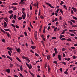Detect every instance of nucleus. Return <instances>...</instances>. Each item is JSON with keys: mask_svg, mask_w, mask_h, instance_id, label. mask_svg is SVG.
Instances as JSON below:
<instances>
[{"mask_svg": "<svg viewBox=\"0 0 77 77\" xmlns=\"http://www.w3.org/2000/svg\"><path fill=\"white\" fill-rule=\"evenodd\" d=\"M22 12L23 14L22 15V17L23 18V19H25L26 18L25 17H26V12L24 11H22Z\"/></svg>", "mask_w": 77, "mask_h": 77, "instance_id": "f257e3e1", "label": "nucleus"}, {"mask_svg": "<svg viewBox=\"0 0 77 77\" xmlns=\"http://www.w3.org/2000/svg\"><path fill=\"white\" fill-rule=\"evenodd\" d=\"M26 0H20V2H19V4L20 5H25L26 3L24 2H26Z\"/></svg>", "mask_w": 77, "mask_h": 77, "instance_id": "f03ea898", "label": "nucleus"}, {"mask_svg": "<svg viewBox=\"0 0 77 77\" xmlns=\"http://www.w3.org/2000/svg\"><path fill=\"white\" fill-rule=\"evenodd\" d=\"M16 51L17 53H20L21 51V50H20V48H16Z\"/></svg>", "mask_w": 77, "mask_h": 77, "instance_id": "7ed1b4c3", "label": "nucleus"}, {"mask_svg": "<svg viewBox=\"0 0 77 77\" xmlns=\"http://www.w3.org/2000/svg\"><path fill=\"white\" fill-rule=\"evenodd\" d=\"M72 9H73V11H74V12H77V9L75 8L74 7H72Z\"/></svg>", "mask_w": 77, "mask_h": 77, "instance_id": "20e7f679", "label": "nucleus"}, {"mask_svg": "<svg viewBox=\"0 0 77 77\" xmlns=\"http://www.w3.org/2000/svg\"><path fill=\"white\" fill-rule=\"evenodd\" d=\"M12 6H15L16 5H18V3L17 2L13 3L11 4Z\"/></svg>", "mask_w": 77, "mask_h": 77, "instance_id": "39448f33", "label": "nucleus"}, {"mask_svg": "<svg viewBox=\"0 0 77 77\" xmlns=\"http://www.w3.org/2000/svg\"><path fill=\"white\" fill-rule=\"evenodd\" d=\"M11 8H13V9L14 11H15V10H17V7H14V6H12L11 7Z\"/></svg>", "mask_w": 77, "mask_h": 77, "instance_id": "423d86ee", "label": "nucleus"}, {"mask_svg": "<svg viewBox=\"0 0 77 77\" xmlns=\"http://www.w3.org/2000/svg\"><path fill=\"white\" fill-rule=\"evenodd\" d=\"M4 27L5 28L7 26V23H6V22H4Z\"/></svg>", "mask_w": 77, "mask_h": 77, "instance_id": "0eeeda50", "label": "nucleus"}, {"mask_svg": "<svg viewBox=\"0 0 77 77\" xmlns=\"http://www.w3.org/2000/svg\"><path fill=\"white\" fill-rule=\"evenodd\" d=\"M58 58L59 60H61V55H58Z\"/></svg>", "mask_w": 77, "mask_h": 77, "instance_id": "6e6552de", "label": "nucleus"}, {"mask_svg": "<svg viewBox=\"0 0 77 77\" xmlns=\"http://www.w3.org/2000/svg\"><path fill=\"white\" fill-rule=\"evenodd\" d=\"M5 71L8 72V73H9L10 72V69H8L5 70Z\"/></svg>", "mask_w": 77, "mask_h": 77, "instance_id": "1a4fd4ad", "label": "nucleus"}, {"mask_svg": "<svg viewBox=\"0 0 77 77\" xmlns=\"http://www.w3.org/2000/svg\"><path fill=\"white\" fill-rule=\"evenodd\" d=\"M4 20L7 23H8V19L7 17H6L4 19Z\"/></svg>", "mask_w": 77, "mask_h": 77, "instance_id": "9d476101", "label": "nucleus"}, {"mask_svg": "<svg viewBox=\"0 0 77 77\" xmlns=\"http://www.w3.org/2000/svg\"><path fill=\"white\" fill-rule=\"evenodd\" d=\"M48 72H50V71L51 70V68H50V66L49 65H48Z\"/></svg>", "mask_w": 77, "mask_h": 77, "instance_id": "9b49d317", "label": "nucleus"}, {"mask_svg": "<svg viewBox=\"0 0 77 77\" xmlns=\"http://www.w3.org/2000/svg\"><path fill=\"white\" fill-rule=\"evenodd\" d=\"M8 12L10 14H12L13 13V11L12 10H10L8 11Z\"/></svg>", "mask_w": 77, "mask_h": 77, "instance_id": "f8f14e48", "label": "nucleus"}, {"mask_svg": "<svg viewBox=\"0 0 77 77\" xmlns=\"http://www.w3.org/2000/svg\"><path fill=\"white\" fill-rule=\"evenodd\" d=\"M31 47L32 49H35V48H36V47L35 46H31Z\"/></svg>", "mask_w": 77, "mask_h": 77, "instance_id": "ddd939ff", "label": "nucleus"}, {"mask_svg": "<svg viewBox=\"0 0 77 77\" xmlns=\"http://www.w3.org/2000/svg\"><path fill=\"white\" fill-rule=\"evenodd\" d=\"M13 16H14V14H12L10 15V17L9 18L10 19H11L12 17H13Z\"/></svg>", "mask_w": 77, "mask_h": 77, "instance_id": "4468645a", "label": "nucleus"}, {"mask_svg": "<svg viewBox=\"0 0 77 77\" xmlns=\"http://www.w3.org/2000/svg\"><path fill=\"white\" fill-rule=\"evenodd\" d=\"M29 69H31L32 67V65L30 64H29V67H28Z\"/></svg>", "mask_w": 77, "mask_h": 77, "instance_id": "2eb2a0df", "label": "nucleus"}, {"mask_svg": "<svg viewBox=\"0 0 77 77\" xmlns=\"http://www.w3.org/2000/svg\"><path fill=\"white\" fill-rule=\"evenodd\" d=\"M66 41H71V38H68L67 39H66Z\"/></svg>", "mask_w": 77, "mask_h": 77, "instance_id": "dca6fc26", "label": "nucleus"}, {"mask_svg": "<svg viewBox=\"0 0 77 77\" xmlns=\"http://www.w3.org/2000/svg\"><path fill=\"white\" fill-rule=\"evenodd\" d=\"M6 34L8 38H9V37H10V34H9V33H8V32H6Z\"/></svg>", "mask_w": 77, "mask_h": 77, "instance_id": "f3484780", "label": "nucleus"}, {"mask_svg": "<svg viewBox=\"0 0 77 77\" xmlns=\"http://www.w3.org/2000/svg\"><path fill=\"white\" fill-rule=\"evenodd\" d=\"M9 65H10V68H12V66H14V65H13V64L12 63H10Z\"/></svg>", "mask_w": 77, "mask_h": 77, "instance_id": "a211bd4d", "label": "nucleus"}, {"mask_svg": "<svg viewBox=\"0 0 77 77\" xmlns=\"http://www.w3.org/2000/svg\"><path fill=\"white\" fill-rule=\"evenodd\" d=\"M47 58L48 60H50V56L49 55L47 57Z\"/></svg>", "mask_w": 77, "mask_h": 77, "instance_id": "6ab92c4d", "label": "nucleus"}, {"mask_svg": "<svg viewBox=\"0 0 77 77\" xmlns=\"http://www.w3.org/2000/svg\"><path fill=\"white\" fill-rule=\"evenodd\" d=\"M63 7L66 9V10H67V8H66V6L65 5H63Z\"/></svg>", "mask_w": 77, "mask_h": 77, "instance_id": "aec40b11", "label": "nucleus"}, {"mask_svg": "<svg viewBox=\"0 0 77 77\" xmlns=\"http://www.w3.org/2000/svg\"><path fill=\"white\" fill-rule=\"evenodd\" d=\"M34 35L35 36H37V35H38V34L37 33V31H35Z\"/></svg>", "mask_w": 77, "mask_h": 77, "instance_id": "412c9836", "label": "nucleus"}, {"mask_svg": "<svg viewBox=\"0 0 77 77\" xmlns=\"http://www.w3.org/2000/svg\"><path fill=\"white\" fill-rule=\"evenodd\" d=\"M8 54L10 56H11V52H10V51H8Z\"/></svg>", "mask_w": 77, "mask_h": 77, "instance_id": "4be33fe9", "label": "nucleus"}, {"mask_svg": "<svg viewBox=\"0 0 77 77\" xmlns=\"http://www.w3.org/2000/svg\"><path fill=\"white\" fill-rule=\"evenodd\" d=\"M12 50H13V49H12V48H9L8 50H9L11 53H12Z\"/></svg>", "mask_w": 77, "mask_h": 77, "instance_id": "5701e85b", "label": "nucleus"}, {"mask_svg": "<svg viewBox=\"0 0 77 77\" xmlns=\"http://www.w3.org/2000/svg\"><path fill=\"white\" fill-rule=\"evenodd\" d=\"M22 58L23 59H26V60L27 59L28 57H26L23 56Z\"/></svg>", "mask_w": 77, "mask_h": 77, "instance_id": "b1692460", "label": "nucleus"}, {"mask_svg": "<svg viewBox=\"0 0 77 77\" xmlns=\"http://www.w3.org/2000/svg\"><path fill=\"white\" fill-rule=\"evenodd\" d=\"M23 19V17H19L18 18V20H22Z\"/></svg>", "mask_w": 77, "mask_h": 77, "instance_id": "393cba45", "label": "nucleus"}, {"mask_svg": "<svg viewBox=\"0 0 77 77\" xmlns=\"http://www.w3.org/2000/svg\"><path fill=\"white\" fill-rule=\"evenodd\" d=\"M16 59H17V60H18L19 61V62H21V61L20 60V58H19L17 57Z\"/></svg>", "mask_w": 77, "mask_h": 77, "instance_id": "a878e982", "label": "nucleus"}, {"mask_svg": "<svg viewBox=\"0 0 77 77\" xmlns=\"http://www.w3.org/2000/svg\"><path fill=\"white\" fill-rule=\"evenodd\" d=\"M29 73L32 76V77H34V75L33 74V73H32L31 72H29Z\"/></svg>", "mask_w": 77, "mask_h": 77, "instance_id": "bb28decb", "label": "nucleus"}, {"mask_svg": "<svg viewBox=\"0 0 77 77\" xmlns=\"http://www.w3.org/2000/svg\"><path fill=\"white\" fill-rule=\"evenodd\" d=\"M26 60L28 61L27 62L28 63H29V62H30V60H29V58H27Z\"/></svg>", "mask_w": 77, "mask_h": 77, "instance_id": "cd10ccee", "label": "nucleus"}, {"mask_svg": "<svg viewBox=\"0 0 77 77\" xmlns=\"http://www.w3.org/2000/svg\"><path fill=\"white\" fill-rule=\"evenodd\" d=\"M1 32H3L4 33H6V32L3 29H1Z\"/></svg>", "mask_w": 77, "mask_h": 77, "instance_id": "c85d7f7f", "label": "nucleus"}, {"mask_svg": "<svg viewBox=\"0 0 77 77\" xmlns=\"http://www.w3.org/2000/svg\"><path fill=\"white\" fill-rule=\"evenodd\" d=\"M70 21L72 22V23H75V21L74 20H70Z\"/></svg>", "mask_w": 77, "mask_h": 77, "instance_id": "c756f323", "label": "nucleus"}, {"mask_svg": "<svg viewBox=\"0 0 77 77\" xmlns=\"http://www.w3.org/2000/svg\"><path fill=\"white\" fill-rule=\"evenodd\" d=\"M54 63H55L56 64V65H57V62L56 61H54Z\"/></svg>", "mask_w": 77, "mask_h": 77, "instance_id": "7c9ffc66", "label": "nucleus"}, {"mask_svg": "<svg viewBox=\"0 0 77 77\" xmlns=\"http://www.w3.org/2000/svg\"><path fill=\"white\" fill-rule=\"evenodd\" d=\"M13 18L14 20H16V15H14Z\"/></svg>", "mask_w": 77, "mask_h": 77, "instance_id": "2f4dec72", "label": "nucleus"}, {"mask_svg": "<svg viewBox=\"0 0 77 77\" xmlns=\"http://www.w3.org/2000/svg\"><path fill=\"white\" fill-rule=\"evenodd\" d=\"M20 71H23V66H20Z\"/></svg>", "mask_w": 77, "mask_h": 77, "instance_id": "473e14b6", "label": "nucleus"}, {"mask_svg": "<svg viewBox=\"0 0 77 77\" xmlns=\"http://www.w3.org/2000/svg\"><path fill=\"white\" fill-rule=\"evenodd\" d=\"M40 18L42 19V20H43V19H44V17H43V16L41 15L40 16Z\"/></svg>", "mask_w": 77, "mask_h": 77, "instance_id": "72a5a7b5", "label": "nucleus"}, {"mask_svg": "<svg viewBox=\"0 0 77 77\" xmlns=\"http://www.w3.org/2000/svg\"><path fill=\"white\" fill-rule=\"evenodd\" d=\"M64 3V2L62 1H61V3H60V5H63Z\"/></svg>", "mask_w": 77, "mask_h": 77, "instance_id": "f704fd0d", "label": "nucleus"}, {"mask_svg": "<svg viewBox=\"0 0 77 77\" xmlns=\"http://www.w3.org/2000/svg\"><path fill=\"white\" fill-rule=\"evenodd\" d=\"M60 12L62 14H63V11H62V9H60Z\"/></svg>", "mask_w": 77, "mask_h": 77, "instance_id": "c9c22d12", "label": "nucleus"}, {"mask_svg": "<svg viewBox=\"0 0 77 77\" xmlns=\"http://www.w3.org/2000/svg\"><path fill=\"white\" fill-rule=\"evenodd\" d=\"M4 30H5V31H9V30H10V29H4Z\"/></svg>", "mask_w": 77, "mask_h": 77, "instance_id": "e433bc0d", "label": "nucleus"}, {"mask_svg": "<svg viewBox=\"0 0 77 77\" xmlns=\"http://www.w3.org/2000/svg\"><path fill=\"white\" fill-rule=\"evenodd\" d=\"M61 41H65L66 40V38H62L61 39Z\"/></svg>", "mask_w": 77, "mask_h": 77, "instance_id": "4c0bfd02", "label": "nucleus"}, {"mask_svg": "<svg viewBox=\"0 0 77 77\" xmlns=\"http://www.w3.org/2000/svg\"><path fill=\"white\" fill-rule=\"evenodd\" d=\"M70 36H75V35L72 33L70 34Z\"/></svg>", "mask_w": 77, "mask_h": 77, "instance_id": "58836bf2", "label": "nucleus"}, {"mask_svg": "<svg viewBox=\"0 0 77 77\" xmlns=\"http://www.w3.org/2000/svg\"><path fill=\"white\" fill-rule=\"evenodd\" d=\"M65 50H66V49H65V48H63L62 49V51H65Z\"/></svg>", "mask_w": 77, "mask_h": 77, "instance_id": "ea45409f", "label": "nucleus"}, {"mask_svg": "<svg viewBox=\"0 0 77 77\" xmlns=\"http://www.w3.org/2000/svg\"><path fill=\"white\" fill-rule=\"evenodd\" d=\"M59 11H60V8H59L57 10L56 12L57 13H58V12H59Z\"/></svg>", "mask_w": 77, "mask_h": 77, "instance_id": "a19ab883", "label": "nucleus"}, {"mask_svg": "<svg viewBox=\"0 0 77 77\" xmlns=\"http://www.w3.org/2000/svg\"><path fill=\"white\" fill-rule=\"evenodd\" d=\"M72 27H77V26L72 25Z\"/></svg>", "mask_w": 77, "mask_h": 77, "instance_id": "79ce46f5", "label": "nucleus"}, {"mask_svg": "<svg viewBox=\"0 0 77 77\" xmlns=\"http://www.w3.org/2000/svg\"><path fill=\"white\" fill-rule=\"evenodd\" d=\"M24 34L26 36H27V32H25Z\"/></svg>", "mask_w": 77, "mask_h": 77, "instance_id": "37998d69", "label": "nucleus"}, {"mask_svg": "<svg viewBox=\"0 0 77 77\" xmlns=\"http://www.w3.org/2000/svg\"><path fill=\"white\" fill-rule=\"evenodd\" d=\"M73 19H74V20H77V18L75 17H73Z\"/></svg>", "mask_w": 77, "mask_h": 77, "instance_id": "c03bdc74", "label": "nucleus"}, {"mask_svg": "<svg viewBox=\"0 0 77 77\" xmlns=\"http://www.w3.org/2000/svg\"><path fill=\"white\" fill-rule=\"evenodd\" d=\"M71 12L72 15H73V14H74V12H73V10H71Z\"/></svg>", "mask_w": 77, "mask_h": 77, "instance_id": "a18cd8bd", "label": "nucleus"}, {"mask_svg": "<svg viewBox=\"0 0 77 77\" xmlns=\"http://www.w3.org/2000/svg\"><path fill=\"white\" fill-rule=\"evenodd\" d=\"M57 27L55 28L54 29V32H56V30H57Z\"/></svg>", "mask_w": 77, "mask_h": 77, "instance_id": "49530a36", "label": "nucleus"}, {"mask_svg": "<svg viewBox=\"0 0 77 77\" xmlns=\"http://www.w3.org/2000/svg\"><path fill=\"white\" fill-rule=\"evenodd\" d=\"M38 6V3H37L36 4H34V6Z\"/></svg>", "mask_w": 77, "mask_h": 77, "instance_id": "de8ad7c7", "label": "nucleus"}, {"mask_svg": "<svg viewBox=\"0 0 77 77\" xmlns=\"http://www.w3.org/2000/svg\"><path fill=\"white\" fill-rule=\"evenodd\" d=\"M35 39H36V40L38 39V37H37V35H35Z\"/></svg>", "mask_w": 77, "mask_h": 77, "instance_id": "09e8293b", "label": "nucleus"}, {"mask_svg": "<svg viewBox=\"0 0 77 77\" xmlns=\"http://www.w3.org/2000/svg\"><path fill=\"white\" fill-rule=\"evenodd\" d=\"M64 73L65 74L68 75V72H64Z\"/></svg>", "mask_w": 77, "mask_h": 77, "instance_id": "8fccbe9b", "label": "nucleus"}, {"mask_svg": "<svg viewBox=\"0 0 77 77\" xmlns=\"http://www.w3.org/2000/svg\"><path fill=\"white\" fill-rule=\"evenodd\" d=\"M35 55L37 57H39V54H37V53H35Z\"/></svg>", "mask_w": 77, "mask_h": 77, "instance_id": "3c124183", "label": "nucleus"}, {"mask_svg": "<svg viewBox=\"0 0 77 77\" xmlns=\"http://www.w3.org/2000/svg\"><path fill=\"white\" fill-rule=\"evenodd\" d=\"M2 56L3 57H4V58H6V56L4 55H2Z\"/></svg>", "mask_w": 77, "mask_h": 77, "instance_id": "603ef678", "label": "nucleus"}, {"mask_svg": "<svg viewBox=\"0 0 77 77\" xmlns=\"http://www.w3.org/2000/svg\"><path fill=\"white\" fill-rule=\"evenodd\" d=\"M2 42H4V43H5V39H2Z\"/></svg>", "mask_w": 77, "mask_h": 77, "instance_id": "864d4df0", "label": "nucleus"}, {"mask_svg": "<svg viewBox=\"0 0 77 77\" xmlns=\"http://www.w3.org/2000/svg\"><path fill=\"white\" fill-rule=\"evenodd\" d=\"M22 12H24L25 11V8H22Z\"/></svg>", "mask_w": 77, "mask_h": 77, "instance_id": "5fc2aeb1", "label": "nucleus"}, {"mask_svg": "<svg viewBox=\"0 0 77 77\" xmlns=\"http://www.w3.org/2000/svg\"><path fill=\"white\" fill-rule=\"evenodd\" d=\"M58 24H59V22H56V23H55L56 26H57V25Z\"/></svg>", "mask_w": 77, "mask_h": 77, "instance_id": "6e6d98bb", "label": "nucleus"}, {"mask_svg": "<svg viewBox=\"0 0 77 77\" xmlns=\"http://www.w3.org/2000/svg\"><path fill=\"white\" fill-rule=\"evenodd\" d=\"M52 38V39H56V38L55 37H53Z\"/></svg>", "mask_w": 77, "mask_h": 77, "instance_id": "4d7b16f0", "label": "nucleus"}, {"mask_svg": "<svg viewBox=\"0 0 77 77\" xmlns=\"http://www.w3.org/2000/svg\"><path fill=\"white\" fill-rule=\"evenodd\" d=\"M41 42H42V44L43 45L44 47V42L43 41H42Z\"/></svg>", "mask_w": 77, "mask_h": 77, "instance_id": "13d9d810", "label": "nucleus"}, {"mask_svg": "<svg viewBox=\"0 0 77 77\" xmlns=\"http://www.w3.org/2000/svg\"><path fill=\"white\" fill-rule=\"evenodd\" d=\"M11 26L14 27V28H15V25L14 24H12Z\"/></svg>", "mask_w": 77, "mask_h": 77, "instance_id": "bf43d9fd", "label": "nucleus"}, {"mask_svg": "<svg viewBox=\"0 0 77 77\" xmlns=\"http://www.w3.org/2000/svg\"><path fill=\"white\" fill-rule=\"evenodd\" d=\"M25 63H26V65L27 66H28V67H29V65L28 64V63H27L26 62Z\"/></svg>", "mask_w": 77, "mask_h": 77, "instance_id": "052dcab7", "label": "nucleus"}, {"mask_svg": "<svg viewBox=\"0 0 77 77\" xmlns=\"http://www.w3.org/2000/svg\"><path fill=\"white\" fill-rule=\"evenodd\" d=\"M71 48L72 49H73V50H74V49H75V47H71Z\"/></svg>", "mask_w": 77, "mask_h": 77, "instance_id": "680f3d73", "label": "nucleus"}, {"mask_svg": "<svg viewBox=\"0 0 77 77\" xmlns=\"http://www.w3.org/2000/svg\"><path fill=\"white\" fill-rule=\"evenodd\" d=\"M30 10H32V5H30Z\"/></svg>", "mask_w": 77, "mask_h": 77, "instance_id": "e2e57ef3", "label": "nucleus"}, {"mask_svg": "<svg viewBox=\"0 0 77 77\" xmlns=\"http://www.w3.org/2000/svg\"><path fill=\"white\" fill-rule=\"evenodd\" d=\"M54 15H56V16H57V13L55 12L54 13Z\"/></svg>", "mask_w": 77, "mask_h": 77, "instance_id": "0e129e2a", "label": "nucleus"}, {"mask_svg": "<svg viewBox=\"0 0 77 77\" xmlns=\"http://www.w3.org/2000/svg\"><path fill=\"white\" fill-rule=\"evenodd\" d=\"M62 17L61 16H60L59 20H62Z\"/></svg>", "mask_w": 77, "mask_h": 77, "instance_id": "69168bd1", "label": "nucleus"}, {"mask_svg": "<svg viewBox=\"0 0 77 77\" xmlns=\"http://www.w3.org/2000/svg\"><path fill=\"white\" fill-rule=\"evenodd\" d=\"M15 27L17 29H18V28H19V26L17 25H16Z\"/></svg>", "mask_w": 77, "mask_h": 77, "instance_id": "338daca9", "label": "nucleus"}, {"mask_svg": "<svg viewBox=\"0 0 77 77\" xmlns=\"http://www.w3.org/2000/svg\"><path fill=\"white\" fill-rule=\"evenodd\" d=\"M54 20L55 21H58V19H57V18H55L54 19Z\"/></svg>", "mask_w": 77, "mask_h": 77, "instance_id": "774afa93", "label": "nucleus"}]
</instances>
